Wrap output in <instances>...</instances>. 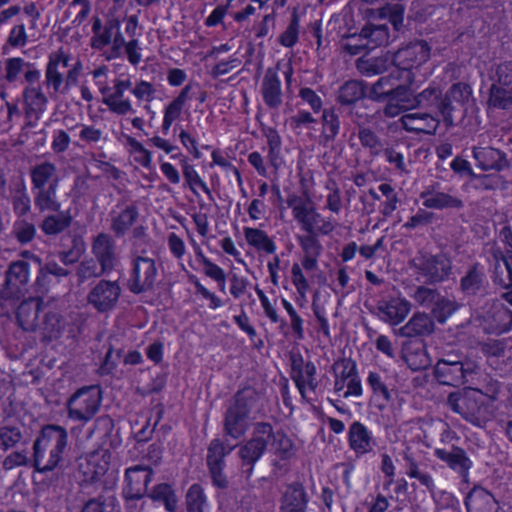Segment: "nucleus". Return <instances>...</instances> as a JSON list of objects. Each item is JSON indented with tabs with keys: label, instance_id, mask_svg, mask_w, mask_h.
Returning a JSON list of instances; mask_svg holds the SVG:
<instances>
[{
	"label": "nucleus",
	"instance_id": "obj_1",
	"mask_svg": "<svg viewBox=\"0 0 512 512\" xmlns=\"http://www.w3.org/2000/svg\"><path fill=\"white\" fill-rule=\"evenodd\" d=\"M413 86L409 84L390 83V79L380 78L372 87L371 95L376 99L388 96L389 101L385 107V114L389 117H395L405 110L415 108L417 106L435 107L439 111L441 103V87L435 81L428 88L418 95L413 94ZM414 88H416L414 86Z\"/></svg>",
	"mask_w": 512,
	"mask_h": 512
},
{
	"label": "nucleus",
	"instance_id": "obj_2",
	"mask_svg": "<svg viewBox=\"0 0 512 512\" xmlns=\"http://www.w3.org/2000/svg\"><path fill=\"white\" fill-rule=\"evenodd\" d=\"M431 57V46L423 39H416L403 44L393 56V64L396 74H391L385 79L390 83L409 84L419 87L431 75L432 71L427 67Z\"/></svg>",
	"mask_w": 512,
	"mask_h": 512
},
{
	"label": "nucleus",
	"instance_id": "obj_3",
	"mask_svg": "<svg viewBox=\"0 0 512 512\" xmlns=\"http://www.w3.org/2000/svg\"><path fill=\"white\" fill-rule=\"evenodd\" d=\"M68 434L60 426L48 425L34 443V462L39 471L55 468L67 447Z\"/></svg>",
	"mask_w": 512,
	"mask_h": 512
},
{
	"label": "nucleus",
	"instance_id": "obj_4",
	"mask_svg": "<svg viewBox=\"0 0 512 512\" xmlns=\"http://www.w3.org/2000/svg\"><path fill=\"white\" fill-rule=\"evenodd\" d=\"M489 78L493 80L489 107L512 110V63L498 65Z\"/></svg>",
	"mask_w": 512,
	"mask_h": 512
},
{
	"label": "nucleus",
	"instance_id": "obj_5",
	"mask_svg": "<svg viewBox=\"0 0 512 512\" xmlns=\"http://www.w3.org/2000/svg\"><path fill=\"white\" fill-rule=\"evenodd\" d=\"M487 399L488 397L481 391L468 388L459 396L451 395L449 401L456 412L479 425L487 416Z\"/></svg>",
	"mask_w": 512,
	"mask_h": 512
},
{
	"label": "nucleus",
	"instance_id": "obj_6",
	"mask_svg": "<svg viewBox=\"0 0 512 512\" xmlns=\"http://www.w3.org/2000/svg\"><path fill=\"white\" fill-rule=\"evenodd\" d=\"M101 391L96 386L78 390L69 400V417L77 421H89L101 405Z\"/></svg>",
	"mask_w": 512,
	"mask_h": 512
},
{
	"label": "nucleus",
	"instance_id": "obj_7",
	"mask_svg": "<svg viewBox=\"0 0 512 512\" xmlns=\"http://www.w3.org/2000/svg\"><path fill=\"white\" fill-rule=\"evenodd\" d=\"M111 454L99 449L82 456L78 460V474L83 482L94 483L103 479L110 467Z\"/></svg>",
	"mask_w": 512,
	"mask_h": 512
},
{
	"label": "nucleus",
	"instance_id": "obj_8",
	"mask_svg": "<svg viewBox=\"0 0 512 512\" xmlns=\"http://www.w3.org/2000/svg\"><path fill=\"white\" fill-rule=\"evenodd\" d=\"M474 368V364H464L457 355H447L437 362L435 376L442 384L458 385L466 381L468 375L473 372Z\"/></svg>",
	"mask_w": 512,
	"mask_h": 512
},
{
	"label": "nucleus",
	"instance_id": "obj_9",
	"mask_svg": "<svg viewBox=\"0 0 512 512\" xmlns=\"http://www.w3.org/2000/svg\"><path fill=\"white\" fill-rule=\"evenodd\" d=\"M413 267L419 271L424 281L436 282L444 280L450 273L451 265L444 255H419L412 260Z\"/></svg>",
	"mask_w": 512,
	"mask_h": 512
},
{
	"label": "nucleus",
	"instance_id": "obj_10",
	"mask_svg": "<svg viewBox=\"0 0 512 512\" xmlns=\"http://www.w3.org/2000/svg\"><path fill=\"white\" fill-rule=\"evenodd\" d=\"M157 275L156 265L149 257H137L132 263L131 276L128 282L129 289L134 293H141L155 282Z\"/></svg>",
	"mask_w": 512,
	"mask_h": 512
},
{
	"label": "nucleus",
	"instance_id": "obj_11",
	"mask_svg": "<svg viewBox=\"0 0 512 512\" xmlns=\"http://www.w3.org/2000/svg\"><path fill=\"white\" fill-rule=\"evenodd\" d=\"M153 471L148 466L136 465L125 471L123 495L127 499H141L146 495Z\"/></svg>",
	"mask_w": 512,
	"mask_h": 512
},
{
	"label": "nucleus",
	"instance_id": "obj_12",
	"mask_svg": "<svg viewBox=\"0 0 512 512\" xmlns=\"http://www.w3.org/2000/svg\"><path fill=\"white\" fill-rule=\"evenodd\" d=\"M472 95L470 86L463 83L455 84L446 93L439 105V113L449 125L453 122L452 114L462 108Z\"/></svg>",
	"mask_w": 512,
	"mask_h": 512
},
{
	"label": "nucleus",
	"instance_id": "obj_13",
	"mask_svg": "<svg viewBox=\"0 0 512 512\" xmlns=\"http://www.w3.org/2000/svg\"><path fill=\"white\" fill-rule=\"evenodd\" d=\"M481 317V325L489 333L502 334L512 327V312L501 303H494L491 309Z\"/></svg>",
	"mask_w": 512,
	"mask_h": 512
},
{
	"label": "nucleus",
	"instance_id": "obj_14",
	"mask_svg": "<svg viewBox=\"0 0 512 512\" xmlns=\"http://www.w3.org/2000/svg\"><path fill=\"white\" fill-rule=\"evenodd\" d=\"M70 57L63 51H58L50 56L47 66L45 80L48 88H52L51 96L64 92L67 86H63V76L59 71L60 68L69 66Z\"/></svg>",
	"mask_w": 512,
	"mask_h": 512
},
{
	"label": "nucleus",
	"instance_id": "obj_15",
	"mask_svg": "<svg viewBox=\"0 0 512 512\" xmlns=\"http://www.w3.org/2000/svg\"><path fill=\"white\" fill-rule=\"evenodd\" d=\"M271 436L269 424H258L254 437L240 450L242 460L248 464L256 462L263 454L267 445V438Z\"/></svg>",
	"mask_w": 512,
	"mask_h": 512
},
{
	"label": "nucleus",
	"instance_id": "obj_16",
	"mask_svg": "<svg viewBox=\"0 0 512 512\" xmlns=\"http://www.w3.org/2000/svg\"><path fill=\"white\" fill-rule=\"evenodd\" d=\"M120 294V288L113 282L101 281L97 284L88 296V301L98 311L111 309Z\"/></svg>",
	"mask_w": 512,
	"mask_h": 512
},
{
	"label": "nucleus",
	"instance_id": "obj_17",
	"mask_svg": "<svg viewBox=\"0 0 512 512\" xmlns=\"http://www.w3.org/2000/svg\"><path fill=\"white\" fill-rule=\"evenodd\" d=\"M411 310L410 303L404 298H394L378 305L379 318L391 325L401 323Z\"/></svg>",
	"mask_w": 512,
	"mask_h": 512
},
{
	"label": "nucleus",
	"instance_id": "obj_18",
	"mask_svg": "<svg viewBox=\"0 0 512 512\" xmlns=\"http://www.w3.org/2000/svg\"><path fill=\"white\" fill-rule=\"evenodd\" d=\"M243 395L236 396L235 405L230 407L225 421L226 431L233 438L241 436L247 426L246 414L247 408L242 403Z\"/></svg>",
	"mask_w": 512,
	"mask_h": 512
},
{
	"label": "nucleus",
	"instance_id": "obj_19",
	"mask_svg": "<svg viewBox=\"0 0 512 512\" xmlns=\"http://www.w3.org/2000/svg\"><path fill=\"white\" fill-rule=\"evenodd\" d=\"M468 512H498L499 505L494 496L482 487H474L465 501Z\"/></svg>",
	"mask_w": 512,
	"mask_h": 512
},
{
	"label": "nucleus",
	"instance_id": "obj_20",
	"mask_svg": "<svg viewBox=\"0 0 512 512\" xmlns=\"http://www.w3.org/2000/svg\"><path fill=\"white\" fill-rule=\"evenodd\" d=\"M348 438L350 448L357 455H364L371 452L375 445L371 431L360 422H354L350 426Z\"/></svg>",
	"mask_w": 512,
	"mask_h": 512
},
{
	"label": "nucleus",
	"instance_id": "obj_21",
	"mask_svg": "<svg viewBox=\"0 0 512 512\" xmlns=\"http://www.w3.org/2000/svg\"><path fill=\"white\" fill-rule=\"evenodd\" d=\"M24 110L28 118L39 119L47 107V97L39 86H29L23 92Z\"/></svg>",
	"mask_w": 512,
	"mask_h": 512
},
{
	"label": "nucleus",
	"instance_id": "obj_22",
	"mask_svg": "<svg viewBox=\"0 0 512 512\" xmlns=\"http://www.w3.org/2000/svg\"><path fill=\"white\" fill-rule=\"evenodd\" d=\"M403 358L412 370H421L431 364L424 344L418 341H408L403 347Z\"/></svg>",
	"mask_w": 512,
	"mask_h": 512
},
{
	"label": "nucleus",
	"instance_id": "obj_23",
	"mask_svg": "<svg viewBox=\"0 0 512 512\" xmlns=\"http://www.w3.org/2000/svg\"><path fill=\"white\" fill-rule=\"evenodd\" d=\"M401 123L407 131L432 134L436 131L439 121L429 114L410 113L401 118Z\"/></svg>",
	"mask_w": 512,
	"mask_h": 512
},
{
	"label": "nucleus",
	"instance_id": "obj_24",
	"mask_svg": "<svg viewBox=\"0 0 512 512\" xmlns=\"http://www.w3.org/2000/svg\"><path fill=\"white\" fill-rule=\"evenodd\" d=\"M228 452L229 451L225 450L223 443H221L217 439H215L211 442L209 449H208V455H207L208 465H209L211 474L213 476L214 482L218 486L225 485V479L223 478V476L221 474V470H222V465H223V458Z\"/></svg>",
	"mask_w": 512,
	"mask_h": 512
},
{
	"label": "nucleus",
	"instance_id": "obj_25",
	"mask_svg": "<svg viewBox=\"0 0 512 512\" xmlns=\"http://www.w3.org/2000/svg\"><path fill=\"white\" fill-rule=\"evenodd\" d=\"M434 331V322L424 313H415L411 319L400 329L405 337L427 336Z\"/></svg>",
	"mask_w": 512,
	"mask_h": 512
},
{
	"label": "nucleus",
	"instance_id": "obj_26",
	"mask_svg": "<svg viewBox=\"0 0 512 512\" xmlns=\"http://www.w3.org/2000/svg\"><path fill=\"white\" fill-rule=\"evenodd\" d=\"M435 455L460 474L466 473L472 466L471 460L459 448H452L450 450L436 449Z\"/></svg>",
	"mask_w": 512,
	"mask_h": 512
},
{
	"label": "nucleus",
	"instance_id": "obj_27",
	"mask_svg": "<svg viewBox=\"0 0 512 512\" xmlns=\"http://www.w3.org/2000/svg\"><path fill=\"white\" fill-rule=\"evenodd\" d=\"M262 95L265 103L270 107H277L281 103V81L277 72L268 69L262 83Z\"/></svg>",
	"mask_w": 512,
	"mask_h": 512
},
{
	"label": "nucleus",
	"instance_id": "obj_28",
	"mask_svg": "<svg viewBox=\"0 0 512 512\" xmlns=\"http://www.w3.org/2000/svg\"><path fill=\"white\" fill-rule=\"evenodd\" d=\"M189 88H184L180 94L163 110L162 130L167 134L174 122L180 119L183 107L188 99Z\"/></svg>",
	"mask_w": 512,
	"mask_h": 512
},
{
	"label": "nucleus",
	"instance_id": "obj_29",
	"mask_svg": "<svg viewBox=\"0 0 512 512\" xmlns=\"http://www.w3.org/2000/svg\"><path fill=\"white\" fill-rule=\"evenodd\" d=\"M28 279L29 268L25 262L19 261L11 264L6 277L9 292L15 295L21 293L22 287L25 286Z\"/></svg>",
	"mask_w": 512,
	"mask_h": 512
},
{
	"label": "nucleus",
	"instance_id": "obj_30",
	"mask_svg": "<svg viewBox=\"0 0 512 512\" xmlns=\"http://www.w3.org/2000/svg\"><path fill=\"white\" fill-rule=\"evenodd\" d=\"M473 156L477 165L483 170L501 169L503 166V157L499 150L491 147L475 148Z\"/></svg>",
	"mask_w": 512,
	"mask_h": 512
},
{
	"label": "nucleus",
	"instance_id": "obj_31",
	"mask_svg": "<svg viewBox=\"0 0 512 512\" xmlns=\"http://www.w3.org/2000/svg\"><path fill=\"white\" fill-rule=\"evenodd\" d=\"M335 390L345 398L350 396L358 397L362 394L361 381L355 373L353 366L348 369L344 377L336 380Z\"/></svg>",
	"mask_w": 512,
	"mask_h": 512
},
{
	"label": "nucleus",
	"instance_id": "obj_32",
	"mask_svg": "<svg viewBox=\"0 0 512 512\" xmlns=\"http://www.w3.org/2000/svg\"><path fill=\"white\" fill-rule=\"evenodd\" d=\"M243 232L247 243L256 250L268 254L275 252L276 246L266 232L251 227H244Z\"/></svg>",
	"mask_w": 512,
	"mask_h": 512
},
{
	"label": "nucleus",
	"instance_id": "obj_33",
	"mask_svg": "<svg viewBox=\"0 0 512 512\" xmlns=\"http://www.w3.org/2000/svg\"><path fill=\"white\" fill-rule=\"evenodd\" d=\"M305 493L301 487H288L284 493L281 510L282 512H305Z\"/></svg>",
	"mask_w": 512,
	"mask_h": 512
},
{
	"label": "nucleus",
	"instance_id": "obj_34",
	"mask_svg": "<svg viewBox=\"0 0 512 512\" xmlns=\"http://www.w3.org/2000/svg\"><path fill=\"white\" fill-rule=\"evenodd\" d=\"M39 303L35 299L23 302L17 313L20 326L24 330H33L37 327Z\"/></svg>",
	"mask_w": 512,
	"mask_h": 512
},
{
	"label": "nucleus",
	"instance_id": "obj_35",
	"mask_svg": "<svg viewBox=\"0 0 512 512\" xmlns=\"http://www.w3.org/2000/svg\"><path fill=\"white\" fill-rule=\"evenodd\" d=\"M93 253L101 264V269L106 270L113 263V246L111 239L104 234H100L94 241Z\"/></svg>",
	"mask_w": 512,
	"mask_h": 512
},
{
	"label": "nucleus",
	"instance_id": "obj_36",
	"mask_svg": "<svg viewBox=\"0 0 512 512\" xmlns=\"http://www.w3.org/2000/svg\"><path fill=\"white\" fill-rule=\"evenodd\" d=\"M180 162L182 166L183 176L190 190L194 194H198L199 190H201L205 194H209L210 189L208 185L204 182V180L201 178L197 170L188 163L185 157H182L180 159Z\"/></svg>",
	"mask_w": 512,
	"mask_h": 512
},
{
	"label": "nucleus",
	"instance_id": "obj_37",
	"mask_svg": "<svg viewBox=\"0 0 512 512\" xmlns=\"http://www.w3.org/2000/svg\"><path fill=\"white\" fill-rule=\"evenodd\" d=\"M32 180L37 189L56 186V171L52 164L44 163L37 166L32 173Z\"/></svg>",
	"mask_w": 512,
	"mask_h": 512
},
{
	"label": "nucleus",
	"instance_id": "obj_38",
	"mask_svg": "<svg viewBox=\"0 0 512 512\" xmlns=\"http://www.w3.org/2000/svg\"><path fill=\"white\" fill-rule=\"evenodd\" d=\"M423 205L427 208L443 209L447 207H459L461 201L441 192H427L421 195Z\"/></svg>",
	"mask_w": 512,
	"mask_h": 512
},
{
	"label": "nucleus",
	"instance_id": "obj_39",
	"mask_svg": "<svg viewBox=\"0 0 512 512\" xmlns=\"http://www.w3.org/2000/svg\"><path fill=\"white\" fill-rule=\"evenodd\" d=\"M125 146L135 162L145 168L151 166L152 155L138 140L125 136Z\"/></svg>",
	"mask_w": 512,
	"mask_h": 512
},
{
	"label": "nucleus",
	"instance_id": "obj_40",
	"mask_svg": "<svg viewBox=\"0 0 512 512\" xmlns=\"http://www.w3.org/2000/svg\"><path fill=\"white\" fill-rule=\"evenodd\" d=\"M362 36L365 43H368L367 49L383 45L388 42L389 35L385 25L369 24L362 29Z\"/></svg>",
	"mask_w": 512,
	"mask_h": 512
},
{
	"label": "nucleus",
	"instance_id": "obj_41",
	"mask_svg": "<svg viewBox=\"0 0 512 512\" xmlns=\"http://www.w3.org/2000/svg\"><path fill=\"white\" fill-rule=\"evenodd\" d=\"M271 439V449L283 458H289L294 454V445L292 440L281 431L272 433L268 438Z\"/></svg>",
	"mask_w": 512,
	"mask_h": 512
},
{
	"label": "nucleus",
	"instance_id": "obj_42",
	"mask_svg": "<svg viewBox=\"0 0 512 512\" xmlns=\"http://www.w3.org/2000/svg\"><path fill=\"white\" fill-rule=\"evenodd\" d=\"M137 211L134 207L128 206L116 213L113 217V230L117 233L126 232L135 222Z\"/></svg>",
	"mask_w": 512,
	"mask_h": 512
},
{
	"label": "nucleus",
	"instance_id": "obj_43",
	"mask_svg": "<svg viewBox=\"0 0 512 512\" xmlns=\"http://www.w3.org/2000/svg\"><path fill=\"white\" fill-rule=\"evenodd\" d=\"M315 367L306 365L302 371L294 376V381L302 396H306L307 392L315 388Z\"/></svg>",
	"mask_w": 512,
	"mask_h": 512
},
{
	"label": "nucleus",
	"instance_id": "obj_44",
	"mask_svg": "<svg viewBox=\"0 0 512 512\" xmlns=\"http://www.w3.org/2000/svg\"><path fill=\"white\" fill-rule=\"evenodd\" d=\"M150 497L155 501H163L168 511H173L176 507L177 499L170 485L159 484L153 488Z\"/></svg>",
	"mask_w": 512,
	"mask_h": 512
},
{
	"label": "nucleus",
	"instance_id": "obj_45",
	"mask_svg": "<svg viewBox=\"0 0 512 512\" xmlns=\"http://www.w3.org/2000/svg\"><path fill=\"white\" fill-rule=\"evenodd\" d=\"M104 103L108 106L110 111L125 115L134 112L133 105L129 99H125L123 96L109 94L104 97Z\"/></svg>",
	"mask_w": 512,
	"mask_h": 512
},
{
	"label": "nucleus",
	"instance_id": "obj_46",
	"mask_svg": "<svg viewBox=\"0 0 512 512\" xmlns=\"http://www.w3.org/2000/svg\"><path fill=\"white\" fill-rule=\"evenodd\" d=\"M364 95L363 86L358 81L345 83L339 91V100L343 103H353Z\"/></svg>",
	"mask_w": 512,
	"mask_h": 512
},
{
	"label": "nucleus",
	"instance_id": "obj_47",
	"mask_svg": "<svg viewBox=\"0 0 512 512\" xmlns=\"http://www.w3.org/2000/svg\"><path fill=\"white\" fill-rule=\"evenodd\" d=\"M187 506L188 512H206V503L200 486L193 485L188 490Z\"/></svg>",
	"mask_w": 512,
	"mask_h": 512
},
{
	"label": "nucleus",
	"instance_id": "obj_48",
	"mask_svg": "<svg viewBox=\"0 0 512 512\" xmlns=\"http://www.w3.org/2000/svg\"><path fill=\"white\" fill-rule=\"evenodd\" d=\"M55 187L38 189L36 205L41 210H57L59 205L55 200Z\"/></svg>",
	"mask_w": 512,
	"mask_h": 512
},
{
	"label": "nucleus",
	"instance_id": "obj_49",
	"mask_svg": "<svg viewBox=\"0 0 512 512\" xmlns=\"http://www.w3.org/2000/svg\"><path fill=\"white\" fill-rule=\"evenodd\" d=\"M70 219L63 215H55L47 217L43 224L42 229L46 234H56L62 231L68 224Z\"/></svg>",
	"mask_w": 512,
	"mask_h": 512
},
{
	"label": "nucleus",
	"instance_id": "obj_50",
	"mask_svg": "<svg viewBox=\"0 0 512 512\" xmlns=\"http://www.w3.org/2000/svg\"><path fill=\"white\" fill-rule=\"evenodd\" d=\"M404 9L399 4L388 5L381 10V16L388 18L396 30L403 24Z\"/></svg>",
	"mask_w": 512,
	"mask_h": 512
},
{
	"label": "nucleus",
	"instance_id": "obj_51",
	"mask_svg": "<svg viewBox=\"0 0 512 512\" xmlns=\"http://www.w3.org/2000/svg\"><path fill=\"white\" fill-rule=\"evenodd\" d=\"M432 311L439 322H444L455 311V306L451 301L438 297Z\"/></svg>",
	"mask_w": 512,
	"mask_h": 512
},
{
	"label": "nucleus",
	"instance_id": "obj_52",
	"mask_svg": "<svg viewBox=\"0 0 512 512\" xmlns=\"http://www.w3.org/2000/svg\"><path fill=\"white\" fill-rule=\"evenodd\" d=\"M131 93L138 101L149 103L154 99L155 89L151 83L141 80L131 89Z\"/></svg>",
	"mask_w": 512,
	"mask_h": 512
},
{
	"label": "nucleus",
	"instance_id": "obj_53",
	"mask_svg": "<svg viewBox=\"0 0 512 512\" xmlns=\"http://www.w3.org/2000/svg\"><path fill=\"white\" fill-rule=\"evenodd\" d=\"M292 283L294 284L298 294L302 298H306L309 289L308 282L298 264H294L291 269Z\"/></svg>",
	"mask_w": 512,
	"mask_h": 512
},
{
	"label": "nucleus",
	"instance_id": "obj_54",
	"mask_svg": "<svg viewBox=\"0 0 512 512\" xmlns=\"http://www.w3.org/2000/svg\"><path fill=\"white\" fill-rule=\"evenodd\" d=\"M367 383L372 388L376 396L382 397L385 401L390 399L389 391L379 374L370 372L367 378Z\"/></svg>",
	"mask_w": 512,
	"mask_h": 512
},
{
	"label": "nucleus",
	"instance_id": "obj_55",
	"mask_svg": "<svg viewBox=\"0 0 512 512\" xmlns=\"http://www.w3.org/2000/svg\"><path fill=\"white\" fill-rule=\"evenodd\" d=\"M21 433L14 427H3L0 429V446L8 449L19 442Z\"/></svg>",
	"mask_w": 512,
	"mask_h": 512
},
{
	"label": "nucleus",
	"instance_id": "obj_56",
	"mask_svg": "<svg viewBox=\"0 0 512 512\" xmlns=\"http://www.w3.org/2000/svg\"><path fill=\"white\" fill-rule=\"evenodd\" d=\"M293 215L306 229H310L316 216L315 212L304 204L295 205L293 207Z\"/></svg>",
	"mask_w": 512,
	"mask_h": 512
},
{
	"label": "nucleus",
	"instance_id": "obj_57",
	"mask_svg": "<svg viewBox=\"0 0 512 512\" xmlns=\"http://www.w3.org/2000/svg\"><path fill=\"white\" fill-rule=\"evenodd\" d=\"M200 256L201 262L204 266L205 275L215 281H222L223 276H225L224 270L217 264L213 263L209 258L203 256L202 254Z\"/></svg>",
	"mask_w": 512,
	"mask_h": 512
},
{
	"label": "nucleus",
	"instance_id": "obj_58",
	"mask_svg": "<svg viewBox=\"0 0 512 512\" xmlns=\"http://www.w3.org/2000/svg\"><path fill=\"white\" fill-rule=\"evenodd\" d=\"M438 297L433 290L425 287H419L414 294L415 301L426 307H431Z\"/></svg>",
	"mask_w": 512,
	"mask_h": 512
},
{
	"label": "nucleus",
	"instance_id": "obj_59",
	"mask_svg": "<svg viewBox=\"0 0 512 512\" xmlns=\"http://www.w3.org/2000/svg\"><path fill=\"white\" fill-rule=\"evenodd\" d=\"M299 23L296 18L292 20L286 31L281 35V44L285 47H292L298 39Z\"/></svg>",
	"mask_w": 512,
	"mask_h": 512
},
{
	"label": "nucleus",
	"instance_id": "obj_60",
	"mask_svg": "<svg viewBox=\"0 0 512 512\" xmlns=\"http://www.w3.org/2000/svg\"><path fill=\"white\" fill-rule=\"evenodd\" d=\"M197 293L204 299L209 301V308L216 310L223 306V301L213 292L209 291L200 282L195 283Z\"/></svg>",
	"mask_w": 512,
	"mask_h": 512
},
{
	"label": "nucleus",
	"instance_id": "obj_61",
	"mask_svg": "<svg viewBox=\"0 0 512 512\" xmlns=\"http://www.w3.org/2000/svg\"><path fill=\"white\" fill-rule=\"evenodd\" d=\"M368 43H365V39L362 36V32L360 35H352L348 37L343 44V47L351 54H358L363 49H367Z\"/></svg>",
	"mask_w": 512,
	"mask_h": 512
},
{
	"label": "nucleus",
	"instance_id": "obj_62",
	"mask_svg": "<svg viewBox=\"0 0 512 512\" xmlns=\"http://www.w3.org/2000/svg\"><path fill=\"white\" fill-rule=\"evenodd\" d=\"M15 234L19 241L29 242L35 235V228L30 223L19 221L15 225Z\"/></svg>",
	"mask_w": 512,
	"mask_h": 512
},
{
	"label": "nucleus",
	"instance_id": "obj_63",
	"mask_svg": "<svg viewBox=\"0 0 512 512\" xmlns=\"http://www.w3.org/2000/svg\"><path fill=\"white\" fill-rule=\"evenodd\" d=\"M179 140L184 148L190 152L195 158L200 157V151L198 149L196 139L191 136L186 130L181 129L179 132Z\"/></svg>",
	"mask_w": 512,
	"mask_h": 512
},
{
	"label": "nucleus",
	"instance_id": "obj_64",
	"mask_svg": "<svg viewBox=\"0 0 512 512\" xmlns=\"http://www.w3.org/2000/svg\"><path fill=\"white\" fill-rule=\"evenodd\" d=\"M114 28L115 25L113 26L112 24H110L109 26L105 27V29H102L101 32H99L97 35H94L92 39L93 47L101 49L107 44H109L112 41V37L114 35Z\"/></svg>",
	"mask_w": 512,
	"mask_h": 512
}]
</instances>
